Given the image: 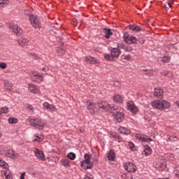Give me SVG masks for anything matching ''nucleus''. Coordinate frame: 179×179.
Here are the masks:
<instances>
[{
    "instance_id": "9b49d317",
    "label": "nucleus",
    "mask_w": 179,
    "mask_h": 179,
    "mask_svg": "<svg viewBox=\"0 0 179 179\" xmlns=\"http://www.w3.org/2000/svg\"><path fill=\"white\" fill-rule=\"evenodd\" d=\"M110 55L113 58H118L121 55V50L118 48H113L110 50Z\"/></svg>"
},
{
    "instance_id": "49530a36",
    "label": "nucleus",
    "mask_w": 179,
    "mask_h": 179,
    "mask_svg": "<svg viewBox=\"0 0 179 179\" xmlns=\"http://www.w3.org/2000/svg\"><path fill=\"white\" fill-rule=\"evenodd\" d=\"M142 31V29L141 28V27H139V26L134 27V31L136 33H138V31Z\"/></svg>"
},
{
    "instance_id": "f704fd0d",
    "label": "nucleus",
    "mask_w": 179,
    "mask_h": 179,
    "mask_svg": "<svg viewBox=\"0 0 179 179\" xmlns=\"http://www.w3.org/2000/svg\"><path fill=\"white\" fill-rule=\"evenodd\" d=\"M80 166L83 169H84V170H89V169H92V167H93L92 164H89L86 166L85 164H83V162H80Z\"/></svg>"
},
{
    "instance_id": "0eeeda50",
    "label": "nucleus",
    "mask_w": 179,
    "mask_h": 179,
    "mask_svg": "<svg viewBox=\"0 0 179 179\" xmlns=\"http://www.w3.org/2000/svg\"><path fill=\"white\" fill-rule=\"evenodd\" d=\"M124 170L129 173H135L136 171V165L132 162H126L124 164Z\"/></svg>"
},
{
    "instance_id": "a878e982",
    "label": "nucleus",
    "mask_w": 179,
    "mask_h": 179,
    "mask_svg": "<svg viewBox=\"0 0 179 179\" xmlns=\"http://www.w3.org/2000/svg\"><path fill=\"white\" fill-rule=\"evenodd\" d=\"M18 43L21 47H26L29 41L26 40L25 38H20L18 41Z\"/></svg>"
},
{
    "instance_id": "e433bc0d",
    "label": "nucleus",
    "mask_w": 179,
    "mask_h": 179,
    "mask_svg": "<svg viewBox=\"0 0 179 179\" xmlns=\"http://www.w3.org/2000/svg\"><path fill=\"white\" fill-rule=\"evenodd\" d=\"M9 3V0H0V6H2L3 8L4 6H6Z\"/></svg>"
},
{
    "instance_id": "393cba45",
    "label": "nucleus",
    "mask_w": 179,
    "mask_h": 179,
    "mask_svg": "<svg viewBox=\"0 0 179 179\" xmlns=\"http://www.w3.org/2000/svg\"><path fill=\"white\" fill-rule=\"evenodd\" d=\"M90 155L85 154L84 155L85 160L82 161L81 163H83V164H90Z\"/></svg>"
},
{
    "instance_id": "5fc2aeb1",
    "label": "nucleus",
    "mask_w": 179,
    "mask_h": 179,
    "mask_svg": "<svg viewBox=\"0 0 179 179\" xmlns=\"http://www.w3.org/2000/svg\"><path fill=\"white\" fill-rule=\"evenodd\" d=\"M24 15H29V16H30L31 12L29 10H24Z\"/></svg>"
},
{
    "instance_id": "052dcab7",
    "label": "nucleus",
    "mask_w": 179,
    "mask_h": 179,
    "mask_svg": "<svg viewBox=\"0 0 179 179\" xmlns=\"http://www.w3.org/2000/svg\"><path fill=\"white\" fill-rule=\"evenodd\" d=\"M50 23H52V24H57V22H50Z\"/></svg>"
},
{
    "instance_id": "5701e85b",
    "label": "nucleus",
    "mask_w": 179,
    "mask_h": 179,
    "mask_svg": "<svg viewBox=\"0 0 179 179\" xmlns=\"http://www.w3.org/2000/svg\"><path fill=\"white\" fill-rule=\"evenodd\" d=\"M85 61L87 64H96L97 62V59H96V58L90 56L87 57Z\"/></svg>"
},
{
    "instance_id": "b1692460",
    "label": "nucleus",
    "mask_w": 179,
    "mask_h": 179,
    "mask_svg": "<svg viewBox=\"0 0 179 179\" xmlns=\"http://www.w3.org/2000/svg\"><path fill=\"white\" fill-rule=\"evenodd\" d=\"M143 152L145 156H149L152 155V148H150L149 145H145Z\"/></svg>"
},
{
    "instance_id": "f03ea898",
    "label": "nucleus",
    "mask_w": 179,
    "mask_h": 179,
    "mask_svg": "<svg viewBox=\"0 0 179 179\" xmlns=\"http://www.w3.org/2000/svg\"><path fill=\"white\" fill-rule=\"evenodd\" d=\"M151 106L156 110L164 111V110H169L171 105L166 100H154L151 102Z\"/></svg>"
},
{
    "instance_id": "ddd939ff",
    "label": "nucleus",
    "mask_w": 179,
    "mask_h": 179,
    "mask_svg": "<svg viewBox=\"0 0 179 179\" xmlns=\"http://www.w3.org/2000/svg\"><path fill=\"white\" fill-rule=\"evenodd\" d=\"M114 115L117 122H122L125 118V115L121 112H116Z\"/></svg>"
},
{
    "instance_id": "2eb2a0df",
    "label": "nucleus",
    "mask_w": 179,
    "mask_h": 179,
    "mask_svg": "<svg viewBox=\"0 0 179 179\" xmlns=\"http://www.w3.org/2000/svg\"><path fill=\"white\" fill-rule=\"evenodd\" d=\"M6 156H7V157H10L11 159H17V157H19V155L15 152L13 150H8L6 152Z\"/></svg>"
},
{
    "instance_id": "4be33fe9",
    "label": "nucleus",
    "mask_w": 179,
    "mask_h": 179,
    "mask_svg": "<svg viewBox=\"0 0 179 179\" xmlns=\"http://www.w3.org/2000/svg\"><path fill=\"white\" fill-rule=\"evenodd\" d=\"M107 157L110 162H114L115 160V152H114V150H110L107 155Z\"/></svg>"
},
{
    "instance_id": "c03bdc74",
    "label": "nucleus",
    "mask_w": 179,
    "mask_h": 179,
    "mask_svg": "<svg viewBox=\"0 0 179 179\" xmlns=\"http://www.w3.org/2000/svg\"><path fill=\"white\" fill-rule=\"evenodd\" d=\"M172 6H173V3L169 2V1H166L165 3L166 9H169V8H171Z\"/></svg>"
},
{
    "instance_id": "79ce46f5",
    "label": "nucleus",
    "mask_w": 179,
    "mask_h": 179,
    "mask_svg": "<svg viewBox=\"0 0 179 179\" xmlns=\"http://www.w3.org/2000/svg\"><path fill=\"white\" fill-rule=\"evenodd\" d=\"M128 145L130 150H135V144H134V143L130 141Z\"/></svg>"
},
{
    "instance_id": "f3484780",
    "label": "nucleus",
    "mask_w": 179,
    "mask_h": 179,
    "mask_svg": "<svg viewBox=\"0 0 179 179\" xmlns=\"http://www.w3.org/2000/svg\"><path fill=\"white\" fill-rule=\"evenodd\" d=\"M34 153L35 156L39 159V160H44V153L37 148H34Z\"/></svg>"
},
{
    "instance_id": "cd10ccee",
    "label": "nucleus",
    "mask_w": 179,
    "mask_h": 179,
    "mask_svg": "<svg viewBox=\"0 0 179 179\" xmlns=\"http://www.w3.org/2000/svg\"><path fill=\"white\" fill-rule=\"evenodd\" d=\"M170 59H171V57L164 56L161 58V62H163L164 64H169V62H170Z\"/></svg>"
},
{
    "instance_id": "2f4dec72",
    "label": "nucleus",
    "mask_w": 179,
    "mask_h": 179,
    "mask_svg": "<svg viewBox=\"0 0 179 179\" xmlns=\"http://www.w3.org/2000/svg\"><path fill=\"white\" fill-rule=\"evenodd\" d=\"M9 113V108L7 106H3L1 108L0 110V115H2V114H8Z\"/></svg>"
},
{
    "instance_id": "bf43d9fd",
    "label": "nucleus",
    "mask_w": 179,
    "mask_h": 179,
    "mask_svg": "<svg viewBox=\"0 0 179 179\" xmlns=\"http://www.w3.org/2000/svg\"><path fill=\"white\" fill-rule=\"evenodd\" d=\"M139 43H140V44H144L145 43V41H143V39L140 40Z\"/></svg>"
},
{
    "instance_id": "6e6552de",
    "label": "nucleus",
    "mask_w": 179,
    "mask_h": 179,
    "mask_svg": "<svg viewBox=\"0 0 179 179\" xmlns=\"http://www.w3.org/2000/svg\"><path fill=\"white\" fill-rule=\"evenodd\" d=\"M127 110H129V111H131L132 114H138V113H139V108H138L136 106H135L134 101H132L127 102Z\"/></svg>"
},
{
    "instance_id": "8fccbe9b",
    "label": "nucleus",
    "mask_w": 179,
    "mask_h": 179,
    "mask_svg": "<svg viewBox=\"0 0 179 179\" xmlns=\"http://www.w3.org/2000/svg\"><path fill=\"white\" fill-rule=\"evenodd\" d=\"M131 55H126L125 56H124V59H126L127 61H129V60H131Z\"/></svg>"
},
{
    "instance_id": "7ed1b4c3",
    "label": "nucleus",
    "mask_w": 179,
    "mask_h": 179,
    "mask_svg": "<svg viewBox=\"0 0 179 179\" xmlns=\"http://www.w3.org/2000/svg\"><path fill=\"white\" fill-rule=\"evenodd\" d=\"M29 77L33 82L36 83H41L44 80V76L43 74L38 73L37 71H33L29 73Z\"/></svg>"
},
{
    "instance_id": "a19ab883",
    "label": "nucleus",
    "mask_w": 179,
    "mask_h": 179,
    "mask_svg": "<svg viewBox=\"0 0 179 179\" xmlns=\"http://www.w3.org/2000/svg\"><path fill=\"white\" fill-rule=\"evenodd\" d=\"M123 50H124V51H126L127 52H131V51H132V47L124 45Z\"/></svg>"
},
{
    "instance_id": "423d86ee",
    "label": "nucleus",
    "mask_w": 179,
    "mask_h": 179,
    "mask_svg": "<svg viewBox=\"0 0 179 179\" xmlns=\"http://www.w3.org/2000/svg\"><path fill=\"white\" fill-rule=\"evenodd\" d=\"M29 21L34 29H38L40 27V21H38V17L36 15H30Z\"/></svg>"
},
{
    "instance_id": "a18cd8bd",
    "label": "nucleus",
    "mask_w": 179,
    "mask_h": 179,
    "mask_svg": "<svg viewBox=\"0 0 179 179\" xmlns=\"http://www.w3.org/2000/svg\"><path fill=\"white\" fill-rule=\"evenodd\" d=\"M125 47V45L122 44V43H117V48H118L119 50H124Z\"/></svg>"
},
{
    "instance_id": "c85d7f7f",
    "label": "nucleus",
    "mask_w": 179,
    "mask_h": 179,
    "mask_svg": "<svg viewBox=\"0 0 179 179\" xmlns=\"http://www.w3.org/2000/svg\"><path fill=\"white\" fill-rule=\"evenodd\" d=\"M179 138L177 136H169L166 139V142H177Z\"/></svg>"
},
{
    "instance_id": "f8f14e48",
    "label": "nucleus",
    "mask_w": 179,
    "mask_h": 179,
    "mask_svg": "<svg viewBox=\"0 0 179 179\" xmlns=\"http://www.w3.org/2000/svg\"><path fill=\"white\" fill-rule=\"evenodd\" d=\"M154 96L156 97V99H163L164 96L163 90L160 88H155L154 91Z\"/></svg>"
},
{
    "instance_id": "72a5a7b5",
    "label": "nucleus",
    "mask_w": 179,
    "mask_h": 179,
    "mask_svg": "<svg viewBox=\"0 0 179 179\" xmlns=\"http://www.w3.org/2000/svg\"><path fill=\"white\" fill-rule=\"evenodd\" d=\"M103 57L106 61H114V57L112 55L110 54H104Z\"/></svg>"
},
{
    "instance_id": "412c9836",
    "label": "nucleus",
    "mask_w": 179,
    "mask_h": 179,
    "mask_svg": "<svg viewBox=\"0 0 179 179\" xmlns=\"http://www.w3.org/2000/svg\"><path fill=\"white\" fill-rule=\"evenodd\" d=\"M119 134H122V135H129L131 134V131L127 129L124 127H121L118 129Z\"/></svg>"
},
{
    "instance_id": "9d476101",
    "label": "nucleus",
    "mask_w": 179,
    "mask_h": 179,
    "mask_svg": "<svg viewBox=\"0 0 179 179\" xmlns=\"http://www.w3.org/2000/svg\"><path fill=\"white\" fill-rule=\"evenodd\" d=\"M10 28L12 29L13 31L15 32L17 36H20L23 34V29H22L17 24H10Z\"/></svg>"
},
{
    "instance_id": "864d4df0",
    "label": "nucleus",
    "mask_w": 179,
    "mask_h": 179,
    "mask_svg": "<svg viewBox=\"0 0 179 179\" xmlns=\"http://www.w3.org/2000/svg\"><path fill=\"white\" fill-rule=\"evenodd\" d=\"M34 141H38V142H41V141H43V138H41V136H37L36 138H34Z\"/></svg>"
},
{
    "instance_id": "37998d69",
    "label": "nucleus",
    "mask_w": 179,
    "mask_h": 179,
    "mask_svg": "<svg viewBox=\"0 0 179 179\" xmlns=\"http://www.w3.org/2000/svg\"><path fill=\"white\" fill-rule=\"evenodd\" d=\"M8 65L6 64V63L5 62H0V68H1V69H6Z\"/></svg>"
},
{
    "instance_id": "4d7b16f0",
    "label": "nucleus",
    "mask_w": 179,
    "mask_h": 179,
    "mask_svg": "<svg viewBox=\"0 0 179 179\" xmlns=\"http://www.w3.org/2000/svg\"><path fill=\"white\" fill-rule=\"evenodd\" d=\"M175 177H176L177 179H179V171H178L175 173Z\"/></svg>"
},
{
    "instance_id": "ea45409f",
    "label": "nucleus",
    "mask_w": 179,
    "mask_h": 179,
    "mask_svg": "<svg viewBox=\"0 0 179 179\" xmlns=\"http://www.w3.org/2000/svg\"><path fill=\"white\" fill-rule=\"evenodd\" d=\"M27 110H28L29 113H34V107L31 105H27Z\"/></svg>"
},
{
    "instance_id": "6ab92c4d",
    "label": "nucleus",
    "mask_w": 179,
    "mask_h": 179,
    "mask_svg": "<svg viewBox=\"0 0 179 179\" xmlns=\"http://www.w3.org/2000/svg\"><path fill=\"white\" fill-rule=\"evenodd\" d=\"M28 90L34 94H37V93H38V88L33 84L28 85Z\"/></svg>"
},
{
    "instance_id": "13d9d810",
    "label": "nucleus",
    "mask_w": 179,
    "mask_h": 179,
    "mask_svg": "<svg viewBox=\"0 0 179 179\" xmlns=\"http://www.w3.org/2000/svg\"><path fill=\"white\" fill-rule=\"evenodd\" d=\"M174 104H176L178 107H179V101H175Z\"/></svg>"
},
{
    "instance_id": "680f3d73",
    "label": "nucleus",
    "mask_w": 179,
    "mask_h": 179,
    "mask_svg": "<svg viewBox=\"0 0 179 179\" xmlns=\"http://www.w3.org/2000/svg\"><path fill=\"white\" fill-rule=\"evenodd\" d=\"M0 138H1V134H0Z\"/></svg>"
},
{
    "instance_id": "58836bf2",
    "label": "nucleus",
    "mask_w": 179,
    "mask_h": 179,
    "mask_svg": "<svg viewBox=\"0 0 179 179\" xmlns=\"http://www.w3.org/2000/svg\"><path fill=\"white\" fill-rule=\"evenodd\" d=\"M8 122L10 124H17V119L16 117H10V118H8Z\"/></svg>"
},
{
    "instance_id": "39448f33",
    "label": "nucleus",
    "mask_w": 179,
    "mask_h": 179,
    "mask_svg": "<svg viewBox=\"0 0 179 179\" xmlns=\"http://www.w3.org/2000/svg\"><path fill=\"white\" fill-rule=\"evenodd\" d=\"M123 40L127 43V44H136L138 43V39L134 36H129L128 34H124L123 36Z\"/></svg>"
},
{
    "instance_id": "6e6d98bb",
    "label": "nucleus",
    "mask_w": 179,
    "mask_h": 179,
    "mask_svg": "<svg viewBox=\"0 0 179 179\" xmlns=\"http://www.w3.org/2000/svg\"><path fill=\"white\" fill-rule=\"evenodd\" d=\"M24 176H26V172H24L20 176V179H24Z\"/></svg>"
},
{
    "instance_id": "7c9ffc66",
    "label": "nucleus",
    "mask_w": 179,
    "mask_h": 179,
    "mask_svg": "<svg viewBox=\"0 0 179 179\" xmlns=\"http://www.w3.org/2000/svg\"><path fill=\"white\" fill-rule=\"evenodd\" d=\"M56 52L59 57H64V54H65V50H64L61 48H57Z\"/></svg>"
},
{
    "instance_id": "c756f323",
    "label": "nucleus",
    "mask_w": 179,
    "mask_h": 179,
    "mask_svg": "<svg viewBox=\"0 0 179 179\" xmlns=\"http://www.w3.org/2000/svg\"><path fill=\"white\" fill-rule=\"evenodd\" d=\"M12 87H13V84H12V83H9V81H5V89L6 90H12Z\"/></svg>"
},
{
    "instance_id": "dca6fc26",
    "label": "nucleus",
    "mask_w": 179,
    "mask_h": 179,
    "mask_svg": "<svg viewBox=\"0 0 179 179\" xmlns=\"http://www.w3.org/2000/svg\"><path fill=\"white\" fill-rule=\"evenodd\" d=\"M110 138H111L112 139H114V141H115L116 142H122V137H121V136H120V134H117V133H111L110 134Z\"/></svg>"
},
{
    "instance_id": "603ef678",
    "label": "nucleus",
    "mask_w": 179,
    "mask_h": 179,
    "mask_svg": "<svg viewBox=\"0 0 179 179\" xmlns=\"http://www.w3.org/2000/svg\"><path fill=\"white\" fill-rule=\"evenodd\" d=\"M129 30L134 31H135V25H129Z\"/></svg>"
},
{
    "instance_id": "09e8293b",
    "label": "nucleus",
    "mask_w": 179,
    "mask_h": 179,
    "mask_svg": "<svg viewBox=\"0 0 179 179\" xmlns=\"http://www.w3.org/2000/svg\"><path fill=\"white\" fill-rule=\"evenodd\" d=\"M169 73V71H166V70H163L162 71L160 72L161 75H162V76H167V73Z\"/></svg>"
},
{
    "instance_id": "c9c22d12",
    "label": "nucleus",
    "mask_w": 179,
    "mask_h": 179,
    "mask_svg": "<svg viewBox=\"0 0 179 179\" xmlns=\"http://www.w3.org/2000/svg\"><path fill=\"white\" fill-rule=\"evenodd\" d=\"M68 159H70V160H75L76 159V155L73 152H70L67 155Z\"/></svg>"
},
{
    "instance_id": "20e7f679",
    "label": "nucleus",
    "mask_w": 179,
    "mask_h": 179,
    "mask_svg": "<svg viewBox=\"0 0 179 179\" xmlns=\"http://www.w3.org/2000/svg\"><path fill=\"white\" fill-rule=\"evenodd\" d=\"M29 124L32 127H35V128H37L38 129H43L44 128V122L41 121V119L36 118V119H31L29 120Z\"/></svg>"
},
{
    "instance_id": "4c0bfd02",
    "label": "nucleus",
    "mask_w": 179,
    "mask_h": 179,
    "mask_svg": "<svg viewBox=\"0 0 179 179\" xmlns=\"http://www.w3.org/2000/svg\"><path fill=\"white\" fill-rule=\"evenodd\" d=\"M0 167H3V169H6L8 167V164L2 160V158H0Z\"/></svg>"
},
{
    "instance_id": "f257e3e1",
    "label": "nucleus",
    "mask_w": 179,
    "mask_h": 179,
    "mask_svg": "<svg viewBox=\"0 0 179 179\" xmlns=\"http://www.w3.org/2000/svg\"><path fill=\"white\" fill-rule=\"evenodd\" d=\"M87 109L90 111L91 115H94L95 110H101V111H115L116 108L114 104H109L108 102L98 101L94 103L92 101H87Z\"/></svg>"
},
{
    "instance_id": "de8ad7c7",
    "label": "nucleus",
    "mask_w": 179,
    "mask_h": 179,
    "mask_svg": "<svg viewBox=\"0 0 179 179\" xmlns=\"http://www.w3.org/2000/svg\"><path fill=\"white\" fill-rule=\"evenodd\" d=\"M94 176L92 174H87L85 176L84 179H94Z\"/></svg>"
},
{
    "instance_id": "1a4fd4ad",
    "label": "nucleus",
    "mask_w": 179,
    "mask_h": 179,
    "mask_svg": "<svg viewBox=\"0 0 179 179\" xmlns=\"http://www.w3.org/2000/svg\"><path fill=\"white\" fill-rule=\"evenodd\" d=\"M135 138L138 141H141V142H152L153 141L152 138L142 134H136Z\"/></svg>"
},
{
    "instance_id": "3c124183",
    "label": "nucleus",
    "mask_w": 179,
    "mask_h": 179,
    "mask_svg": "<svg viewBox=\"0 0 179 179\" xmlns=\"http://www.w3.org/2000/svg\"><path fill=\"white\" fill-rule=\"evenodd\" d=\"M166 76L167 78H173V73L172 72H170V71H168L167 74H166Z\"/></svg>"
},
{
    "instance_id": "a211bd4d",
    "label": "nucleus",
    "mask_w": 179,
    "mask_h": 179,
    "mask_svg": "<svg viewBox=\"0 0 179 179\" xmlns=\"http://www.w3.org/2000/svg\"><path fill=\"white\" fill-rule=\"evenodd\" d=\"M103 31L104 37L105 38H106V40H108L111 37V35L113 34L111 29L110 28H103Z\"/></svg>"
},
{
    "instance_id": "473e14b6",
    "label": "nucleus",
    "mask_w": 179,
    "mask_h": 179,
    "mask_svg": "<svg viewBox=\"0 0 179 179\" xmlns=\"http://www.w3.org/2000/svg\"><path fill=\"white\" fill-rule=\"evenodd\" d=\"M61 164L64 167H69V159H63L60 161Z\"/></svg>"
},
{
    "instance_id": "aec40b11",
    "label": "nucleus",
    "mask_w": 179,
    "mask_h": 179,
    "mask_svg": "<svg viewBox=\"0 0 179 179\" xmlns=\"http://www.w3.org/2000/svg\"><path fill=\"white\" fill-rule=\"evenodd\" d=\"M1 177L3 179H10V178L12 177L10 174V171L9 170L3 171L1 172Z\"/></svg>"
},
{
    "instance_id": "4468645a",
    "label": "nucleus",
    "mask_w": 179,
    "mask_h": 179,
    "mask_svg": "<svg viewBox=\"0 0 179 179\" xmlns=\"http://www.w3.org/2000/svg\"><path fill=\"white\" fill-rule=\"evenodd\" d=\"M113 100L115 103H117V104H121V103H124V96L120 94H115L113 96Z\"/></svg>"
},
{
    "instance_id": "bb28decb",
    "label": "nucleus",
    "mask_w": 179,
    "mask_h": 179,
    "mask_svg": "<svg viewBox=\"0 0 179 179\" xmlns=\"http://www.w3.org/2000/svg\"><path fill=\"white\" fill-rule=\"evenodd\" d=\"M45 108L46 110H48L49 111H57V108H55V106L48 103H45Z\"/></svg>"
}]
</instances>
